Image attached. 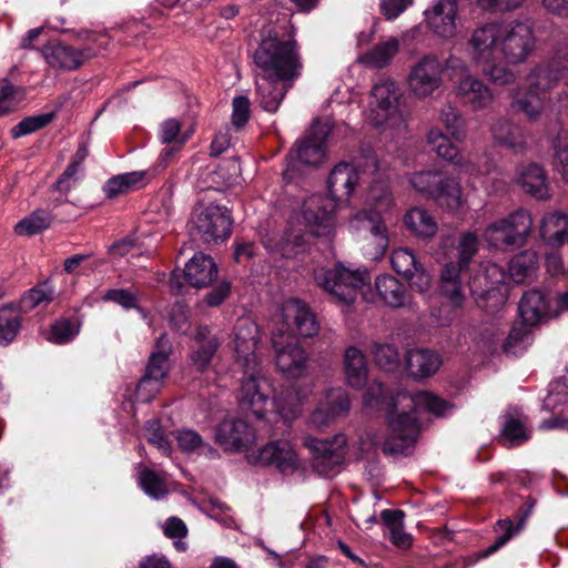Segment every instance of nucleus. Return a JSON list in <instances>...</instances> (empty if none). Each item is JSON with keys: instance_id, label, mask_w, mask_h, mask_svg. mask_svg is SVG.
<instances>
[{"instance_id": "nucleus-1", "label": "nucleus", "mask_w": 568, "mask_h": 568, "mask_svg": "<svg viewBox=\"0 0 568 568\" xmlns=\"http://www.w3.org/2000/svg\"><path fill=\"white\" fill-rule=\"evenodd\" d=\"M535 47L536 38L528 22L490 21L470 31L465 52L469 63L491 84L504 87L517 79L510 65L526 62Z\"/></svg>"}, {"instance_id": "nucleus-2", "label": "nucleus", "mask_w": 568, "mask_h": 568, "mask_svg": "<svg viewBox=\"0 0 568 568\" xmlns=\"http://www.w3.org/2000/svg\"><path fill=\"white\" fill-rule=\"evenodd\" d=\"M390 406L387 413V437L383 440L377 432H365L358 442L362 458L374 455L378 447H382L385 455H409L419 434L416 415L427 412L445 416L453 409L448 402L429 392L398 394L396 398H392Z\"/></svg>"}, {"instance_id": "nucleus-3", "label": "nucleus", "mask_w": 568, "mask_h": 568, "mask_svg": "<svg viewBox=\"0 0 568 568\" xmlns=\"http://www.w3.org/2000/svg\"><path fill=\"white\" fill-rule=\"evenodd\" d=\"M356 166L342 162L334 166L327 179L328 196L312 195L302 207L305 227L313 236L328 235L335 225V211L339 203L348 201L358 184Z\"/></svg>"}, {"instance_id": "nucleus-4", "label": "nucleus", "mask_w": 568, "mask_h": 568, "mask_svg": "<svg viewBox=\"0 0 568 568\" xmlns=\"http://www.w3.org/2000/svg\"><path fill=\"white\" fill-rule=\"evenodd\" d=\"M257 69L255 74L277 77L282 82L293 85L302 75L303 60L295 39L280 33L275 29H264L253 53Z\"/></svg>"}, {"instance_id": "nucleus-5", "label": "nucleus", "mask_w": 568, "mask_h": 568, "mask_svg": "<svg viewBox=\"0 0 568 568\" xmlns=\"http://www.w3.org/2000/svg\"><path fill=\"white\" fill-rule=\"evenodd\" d=\"M415 191L434 200L449 212H459L467 205L458 176L437 170L415 172L409 176Z\"/></svg>"}, {"instance_id": "nucleus-6", "label": "nucleus", "mask_w": 568, "mask_h": 568, "mask_svg": "<svg viewBox=\"0 0 568 568\" xmlns=\"http://www.w3.org/2000/svg\"><path fill=\"white\" fill-rule=\"evenodd\" d=\"M315 282L332 300L341 305H351L357 295L369 285L371 276L366 270H351L343 265L334 268H321L314 273Z\"/></svg>"}, {"instance_id": "nucleus-7", "label": "nucleus", "mask_w": 568, "mask_h": 568, "mask_svg": "<svg viewBox=\"0 0 568 568\" xmlns=\"http://www.w3.org/2000/svg\"><path fill=\"white\" fill-rule=\"evenodd\" d=\"M368 207L356 212L349 220V227L364 236L388 235L387 215L393 207V196L384 183L374 184L367 195Z\"/></svg>"}, {"instance_id": "nucleus-8", "label": "nucleus", "mask_w": 568, "mask_h": 568, "mask_svg": "<svg viewBox=\"0 0 568 568\" xmlns=\"http://www.w3.org/2000/svg\"><path fill=\"white\" fill-rule=\"evenodd\" d=\"M402 92L390 79H381L371 91L366 110L367 121L376 128H396L403 122L399 108Z\"/></svg>"}, {"instance_id": "nucleus-9", "label": "nucleus", "mask_w": 568, "mask_h": 568, "mask_svg": "<svg viewBox=\"0 0 568 568\" xmlns=\"http://www.w3.org/2000/svg\"><path fill=\"white\" fill-rule=\"evenodd\" d=\"M529 211L519 209L506 217L491 222L484 231L487 244L497 250L524 245L532 231Z\"/></svg>"}, {"instance_id": "nucleus-10", "label": "nucleus", "mask_w": 568, "mask_h": 568, "mask_svg": "<svg viewBox=\"0 0 568 568\" xmlns=\"http://www.w3.org/2000/svg\"><path fill=\"white\" fill-rule=\"evenodd\" d=\"M243 377L237 390V399L242 409L250 410L261 418L267 410L270 399L274 395V387L270 378L263 373L261 364L254 368L241 367Z\"/></svg>"}, {"instance_id": "nucleus-11", "label": "nucleus", "mask_w": 568, "mask_h": 568, "mask_svg": "<svg viewBox=\"0 0 568 568\" xmlns=\"http://www.w3.org/2000/svg\"><path fill=\"white\" fill-rule=\"evenodd\" d=\"M331 128L327 122L316 121L313 123L310 133L301 141L295 151L288 155L283 178L291 182L295 178L298 164L316 166L321 164L326 154V140Z\"/></svg>"}, {"instance_id": "nucleus-12", "label": "nucleus", "mask_w": 568, "mask_h": 568, "mask_svg": "<svg viewBox=\"0 0 568 568\" xmlns=\"http://www.w3.org/2000/svg\"><path fill=\"white\" fill-rule=\"evenodd\" d=\"M442 61L435 54H425L410 67L407 75L408 92L424 100L433 95L443 85Z\"/></svg>"}, {"instance_id": "nucleus-13", "label": "nucleus", "mask_w": 568, "mask_h": 568, "mask_svg": "<svg viewBox=\"0 0 568 568\" xmlns=\"http://www.w3.org/2000/svg\"><path fill=\"white\" fill-rule=\"evenodd\" d=\"M346 437L343 434L334 436L333 440L307 436L304 445L313 454L314 469L323 476L333 477L339 473L345 457Z\"/></svg>"}, {"instance_id": "nucleus-14", "label": "nucleus", "mask_w": 568, "mask_h": 568, "mask_svg": "<svg viewBox=\"0 0 568 568\" xmlns=\"http://www.w3.org/2000/svg\"><path fill=\"white\" fill-rule=\"evenodd\" d=\"M277 369L290 378H296L304 373L308 356L294 336L276 331L272 336Z\"/></svg>"}, {"instance_id": "nucleus-15", "label": "nucleus", "mask_w": 568, "mask_h": 568, "mask_svg": "<svg viewBox=\"0 0 568 568\" xmlns=\"http://www.w3.org/2000/svg\"><path fill=\"white\" fill-rule=\"evenodd\" d=\"M196 233L205 243L225 240L231 234L232 221L226 207L210 204L199 206L193 213Z\"/></svg>"}, {"instance_id": "nucleus-16", "label": "nucleus", "mask_w": 568, "mask_h": 568, "mask_svg": "<svg viewBox=\"0 0 568 568\" xmlns=\"http://www.w3.org/2000/svg\"><path fill=\"white\" fill-rule=\"evenodd\" d=\"M217 276V265L210 255L197 253L186 263L183 277L193 287H206ZM182 274L173 271L170 278V290L173 294H180L183 288Z\"/></svg>"}, {"instance_id": "nucleus-17", "label": "nucleus", "mask_w": 568, "mask_h": 568, "mask_svg": "<svg viewBox=\"0 0 568 568\" xmlns=\"http://www.w3.org/2000/svg\"><path fill=\"white\" fill-rule=\"evenodd\" d=\"M98 52L91 45L75 48L61 41H50L41 49L47 64L54 70L73 71Z\"/></svg>"}, {"instance_id": "nucleus-18", "label": "nucleus", "mask_w": 568, "mask_h": 568, "mask_svg": "<svg viewBox=\"0 0 568 568\" xmlns=\"http://www.w3.org/2000/svg\"><path fill=\"white\" fill-rule=\"evenodd\" d=\"M568 75V43L558 48L555 57L536 65L527 75L528 87L545 93Z\"/></svg>"}, {"instance_id": "nucleus-19", "label": "nucleus", "mask_w": 568, "mask_h": 568, "mask_svg": "<svg viewBox=\"0 0 568 568\" xmlns=\"http://www.w3.org/2000/svg\"><path fill=\"white\" fill-rule=\"evenodd\" d=\"M282 328L286 335L312 337L317 334L320 325L308 305L297 298L287 300L282 306Z\"/></svg>"}, {"instance_id": "nucleus-20", "label": "nucleus", "mask_w": 568, "mask_h": 568, "mask_svg": "<svg viewBox=\"0 0 568 568\" xmlns=\"http://www.w3.org/2000/svg\"><path fill=\"white\" fill-rule=\"evenodd\" d=\"M535 507L536 499H527L517 508L511 517L498 519L495 523L494 530L498 532L499 536L490 546L478 552V558L489 557L509 542L516 535L523 531Z\"/></svg>"}, {"instance_id": "nucleus-21", "label": "nucleus", "mask_w": 568, "mask_h": 568, "mask_svg": "<svg viewBox=\"0 0 568 568\" xmlns=\"http://www.w3.org/2000/svg\"><path fill=\"white\" fill-rule=\"evenodd\" d=\"M260 341L257 325L250 318H241L236 322L233 332V345L235 361L240 367L254 368L261 364L256 354Z\"/></svg>"}, {"instance_id": "nucleus-22", "label": "nucleus", "mask_w": 568, "mask_h": 568, "mask_svg": "<svg viewBox=\"0 0 568 568\" xmlns=\"http://www.w3.org/2000/svg\"><path fill=\"white\" fill-rule=\"evenodd\" d=\"M456 98L473 111H481L490 108L495 101V94L481 79L475 74H466L454 85Z\"/></svg>"}, {"instance_id": "nucleus-23", "label": "nucleus", "mask_w": 568, "mask_h": 568, "mask_svg": "<svg viewBox=\"0 0 568 568\" xmlns=\"http://www.w3.org/2000/svg\"><path fill=\"white\" fill-rule=\"evenodd\" d=\"M254 439L253 428L242 418H225L216 426L215 440L224 450H244Z\"/></svg>"}, {"instance_id": "nucleus-24", "label": "nucleus", "mask_w": 568, "mask_h": 568, "mask_svg": "<svg viewBox=\"0 0 568 568\" xmlns=\"http://www.w3.org/2000/svg\"><path fill=\"white\" fill-rule=\"evenodd\" d=\"M256 463L275 466L282 474H292L302 466L293 445L285 439L274 440L258 450Z\"/></svg>"}, {"instance_id": "nucleus-25", "label": "nucleus", "mask_w": 568, "mask_h": 568, "mask_svg": "<svg viewBox=\"0 0 568 568\" xmlns=\"http://www.w3.org/2000/svg\"><path fill=\"white\" fill-rule=\"evenodd\" d=\"M452 136L437 126H432L425 136L427 146L435 152L440 159L453 162L458 165L465 173L470 175L479 174L474 164L459 158V149L452 141Z\"/></svg>"}, {"instance_id": "nucleus-26", "label": "nucleus", "mask_w": 568, "mask_h": 568, "mask_svg": "<svg viewBox=\"0 0 568 568\" xmlns=\"http://www.w3.org/2000/svg\"><path fill=\"white\" fill-rule=\"evenodd\" d=\"M518 311L526 326L540 324L550 315V296L544 288L526 291L518 303Z\"/></svg>"}, {"instance_id": "nucleus-27", "label": "nucleus", "mask_w": 568, "mask_h": 568, "mask_svg": "<svg viewBox=\"0 0 568 568\" xmlns=\"http://www.w3.org/2000/svg\"><path fill=\"white\" fill-rule=\"evenodd\" d=\"M351 400L345 389L337 387L327 390L325 403L321 404L310 416V424L315 428L328 425L335 417L348 412Z\"/></svg>"}, {"instance_id": "nucleus-28", "label": "nucleus", "mask_w": 568, "mask_h": 568, "mask_svg": "<svg viewBox=\"0 0 568 568\" xmlns=\"http://www.w3.org/2000/svg\"><path fill=\"white\" fill-rule=\"evenodd\" d=\"M375 288L385 306L390 308H409L413 305L412 296L406 286L393 275L383 274L377 276Z\"/></svg>"}, {"instance_id": "nucleus-29", "label": "nucleus", "mask_w": 568, "mask_h": 568, "mask_svg": "<svg viewBox=\"0 0 568 568\" xmlns=\"http://www.w3.org/2000/svg\"><path fill=\"white\" fill-rule=\"evenodd\" d=\"M292 85L282 82L277 77L255 74V88L257 101L262 109L267 112L277 111L287 90Z\"/></svg>"}, {"instance_id": "nucleus-30", "label": "nucleus", "mask_w": 568, "mask_h": 568, "mask_svg": "<svg viewBox=\"0 0 568 568\" xmlns=\"http://www.w3.org/2000/svg\"><path fill=\"white\" fill-rule=\"evenodd\" d=\"M429 27L443 38H452L456 33L457 0H438L430 11L426 12Z\"/></svg>"}, {"instance_id": "nucleus-31", "label": "nucleus", "mask_w": 568, "mask_h": 568, "mask_svg": "<svg viewBox=\"0 0 568 568\" xmlns=\"http://www.w3.org/2000/svg\"><path fill=\"white\" fill-rule=\"evenodd\" d=\"M219 346L220 343L217 338L211 334L209 327L199 326L190 346V359L192 364L201 372L206 369Z\"/></svg>"}, {"instance_id": "nucleus-32", "label": "nucleus", "mask_w": 568, "mask_h": 568, "mask_svg": "<svg viewBox=\"0 0 568 568\" xmlns=\"http://www.w3.org/2000/svg\"><path fill=\"white\" fill-rule=\"evenodd\" d=\"M464 271L460 266L455 265V262H447L440 272V294L447 298L455 311L462 308L465 302V293L460 280Z\"/></svg>"}, {"instance_id": "nucleus-33", "label": "nucleus", "mask_w": 568, "mask_h": 568, "mask_svg": "<svg viewBox=\"0 0 568 568\" xmlns=\"http://www.w3.org/2000/svg\"><path fill=\"white\" fill-rule=\"evenodd\" d=\"M407 369L414 378H428L437 373L443 364L438 353L427 348H416L407 352Z\"/></svg>"}, {"instance_id": "nucleus-34", "label": "nucleus", "mask_w": 568, "mask_h": 568, "mask_svg": "<svg viewBox=\"0 0 568 568\" xmlns=\"http://www.w3.org/2000/svg\"><path fill=\"white\" fill-rule=\"evenodd\" d=\"M517 181L526 193L538 200L550 196L545 171L536 163L521 165L517 171Z\"/></svg>"}, {"instance_id": "nucleus-35", "label": "nucleus", "mask_w": 568, "mask_h": 568, "mask_svg": "<svg viewBox=\"0 0 568 568\" xmlns=\"http://www.w3.org/2000/svg\"><path fill=\"white\" fill-rule=\"evenodd\" d=\"M344 375L348 386L363 388L367 383L368 366L364 353L355 346L346 348L344 354Z\"/></svg>"}, {"instance_id": "nucleus-36", "label": "nucleus", "mask_w": 568, "mask_h": 568, "mask_svg": "<svg viewBox=\"0 0 568 568\" xmlns=\"http://www.w3.org/2000/svg\"><path fill=\"white\" fill-rule=\"evenodd\" d=\"M541 240L551 247H559L568 242V214L558 212L546 214L539 229Z\"/></svg>"}, {"instance_id": "nucleus-37", "label": "nucleus", "mask_w": 568, "mask_h": 568, "mask_svg": "<svg viewBox=\"0 0 568 568\" xmlns=\"http://www.w3.org/2000/svg\"><path fill=\"white\" fill-rule=\"evenodd\" d=\"M541 94L530 87L526 91L515 90L511 93V106L521 112L529 121H537L546 106L545 98Z\"/></svg>"}, {"instance_id": "nucleus-38", "label": "nucleus", "mask_w": 568, "mask_h": 568, "mask_svg": "<svg viewBox=\"0 0 568 568\" xmlns=\"http://www.w3.org/2000/svg\"><path fill=\"white\" fill-rule=\"evenodd\" d=\"M171 349V342L166 334H162L158 339L155 351L152 352L148 361L145 374L161 384L170 371L169 356Z\"/></svg>"}, {"instance_id": "nucleus-39", "label": "nucleus", "mask_w": 568, "mask_h": 568, "mask_svg": "<svg viewBox=\"0 0 568 568\" xmlns=\"http://www.w3.org/2000/svg\"><path fill=\"white\" fill-rule=\"evenodd\" d=\"M539 268V255L534 250H525L516 254L509 262L508 271L517 283L535 278Z\"/></svg>"}, {"instance_id": "nucleus-40", "label": "nucleus", "mask_w": 568, "mask_h": 568, "mask_svg": "<svg viewBox=\"0 0 568 568\" xmlns=\"http://www.w3.org/2000/svg\"><path fill=\"white\" fill-rule=\"evenodd\" d=\"M494 140L515 152H521L526 148V139L520 128L514 123L500 119L491 128Z\"/></svg>"}, {"instance_id": "nucleus-41", "label": "nucleus", "mask_w": 568, "mask_h": 568, "mask_svg": "<svg viewBox=\"0 0 568 568\" xmlns=\"http://www.w3.org/2000/svg\"><path fill=\"white\" fill-rule=\"evenodd\" d=\"M399 49L398 40L389 38L387 41L378 43L373 49L362 54L358 61L369 68L382 69L390 63Z\"/></svg>"}, {"instance_id": "nucleus-42", "label": "nucleus", "mask_w": 568, "mask_h": 568, "mask_svg": "<svg viewBox=\"0 0 568 568\" xmlns=\"http://www.w3.org/2000/svg\"><path fill=\"white\" fill-rule=\"evenodd\" d=\"M175 439L181 450L185 453H197L210 459L219 457V452L210 444L204 443L201 435L192 429H181L176 432Z\"/></svg>"}, {"instance_id": "nucleus-43", "label": "nucleus", "mask_w": 568, "mask_h": 568, "mask_svg": "<svg viewBox=\"0 0 568 568\" xmlns=\"http://www.w3.org/2000/svg\"><path fill=\"white\" fill-rule=\"evenodd\" d=\"M404 222L419 237H432L437 231V223L434 217L420 207L409 210L405 215Z\"/></svg>"}, {"instance_id": "nucleus-44", "label": "nucleus", "mask_w": 568, "mask_h": 568, "mask_svg": "<svg viewBox=\"0 0 568 568\" xmlns=\"http://www.w3.org/2000/svg\"><path fill=\"white\" fill-rule=\"evenodd\" d=\"M439 122L447 133L457 142L466 139V124L459 110L452 103L444 104L438 113Z\"/></svg>"}, {"instance_id": "nucleus-45", "label": "nucleus", "mask_w": 568, "mask_h": 568, "mask_svg": "<svg viewBox=\"0 0 568 568\" xmlns=\"http://www.w3.org/2000/svg\"><path fill=\"white\" fill-rule=\"evenodd\" d=\"M145 172L134 171L119 174L108 180L103 186V191L109 199H114L121 194L134 190L144 179Z\"/></svg>"}, {"instance_id": "nucleus-46", "label": "nucleus", "mask_w": 568, "mask_h": 568, "mask_svg": "<svg viewBox=\"0 0 568 568\" xmlns=\"http://www.w3.org/2000/svg\"><path fill=\"white\" fill-rule=\"evenodd\" d=\"M21 328V314L13 305L0 307V344L8 345L14 341Z\"/></svg>"}, {"instance_id": "nucleus-47", "label": "nucleus", "mask_w": 568, "mask_h": 568, "mask_svg": "<svg viewBox=\"0 0 568 568\" xmlns=\"http://www.w3.org/2000/svg\"><path fill=\"white\" fill-rule=\"evenodd\" d=\"M197 508L225 527L234 524L232 508L221 499H191Z\"/></svg>"}, {"instance_id": "nucleus-48", "label": "nucleus", "mask_w": 568, "mask_h": 568, "mask_svg": "<svg viewBox=\"0 0 568 568\" xmlns=\"http://www.w3.org/2000/svg\"><path fill=\"white\" fill-rule=\"evenodd\" d=\"M271 406L285 423L292 422L301 413V399L295 389H286L274 397Z\"/></svg>"}, {"instance_id": "nucleus-49", "label": "nucleus", "mask_w": 568, "mask_h": 568, "mask_svg": "<svg viewBox=\"0 0 568 568\" xmlns=\"http://www.w3.org/2000/svg\"><path fill=\"white\" fill-rule=\"evenodd\" d=\"M504 439L509 442V446H517L529 438L526 427V418L519 414H507L503 427Z\"/></svg>"}, {"instance_id": "nucleus-50", "label": "nucleus", "mask_w": 568, "mask_h": 568, "mask_svg": "<svg viewBox=\"0 0 568 568\" xmlns=\"http://www.w3.org/2000/svg\"><path fill=\"white\" fill-rule=\"evenodd\" d=\"M24 94L23 88L14 85L6 78L0 79V115L16 110Z\"/></svg>"}, {"instance_id": "nucleus-51", "label": "nucleus", "mask_w": 568, "mask_h": 568, "mask_svg": "<svg viewBox=\"0 0 568 568\" xmlns=\"http://www.w3.org/2000/svg\"><path fill=\"white\" fill-rule=\"evenodd\" d=\"M182 124L176 119H166L159 126V140L163 144H176L183 146L190 139L192 131L182 132Z\"/></svg>"}, {"instance_id": "nucleus-52", "label": "nucleus", "mask_w": 568, "mask_h": 568, "mask_svg": "<svg viewBox=\"0 0 568 568\" xmlns=\"http://www.w3.org/2000/svg\"><path fill=\"white\" fill-rule=\"evenodd\" d=\"M51 215L44 210H36L29 216L21 220L14 227L18 235H33L49 227Z\"/></svg>"}, {"instance_id": "nucleus-53", "label": "nucleus", "mask_w": 568, "mask_h": 568, "mask_svg": "<svg viewBox=\"0 0 568 568\" xmlns=\"http://www.w3.org/2000/svg\"><path fill=\"white\" fill-rule=\"evenodd\" d=\"M479 241L475 233L465 232L459 236L457 245V261L455 265L460 266L463 270H467L473 257L478 252Z\"/></svg>"}, {"instance_id": "nucleus-54", "label": "nucleus", "mask_w": 568, "mask_h": 568, "mask_svg": "<svg viewBox=\"0 0 568 568\" xmlns=\"http://www.w3.org/2000/svg\"><path fill=\"white\" fill-rule=\"evenodd\" d=\"M54 296V290L48 282H43L29 290L21 300L24 310H33L38 306L48 305Z\"/></svg>"}, {"instance_id": "nucleus-55", "label": "nucleus", "mask_w": 568, "mask_h": 568, "mask_svg": "<svg viewBox=\"0 0 568 568\" xmlns=\"http://www.w3.org/2000/svg\"><path fill=\"white\" fill-rule=\"evenodd\" d=\"M371 353L382 369L394 371L399 364L398 351L390 344L373 343Z\"/></svg>"}, {"instance_id": "nucleus-56", "label": "nucleus", "mask_w": 568, "mask_h": 568, "mask_svg": "<svg viewBox=\"0 0 568 568\" xmlns=\"http://www.w3.org/2000/svg\"><path fill=\"white\" fill-rule=\"evenodd\" d=\"M139 484L143 491L152 497H160L161 495L170 494L166 488L165 478L148 468L140 473Z\"/></svg>"}, {"instance_id": "nucleus-57", "label": "nucleus", "mask_w": 568, "mask_h": 568, "mask_svg": "<svg viewBox=\"0 0 568 568\" xmlns=\"http://www.w3.org/2000/svg\"><path fill=\"white\" fill-rule=\"evenodd\" d=\"M390 263L393 270L405 277L419 264L414 252L406 247H397L392 251Z\"/></svg>"}, {"instance_id": "nucleus-58", "label": "nucleus", "mask_w": 568, "mask_h": 568, "mask_svg": "<svg viewBox=\"0 0 568 568\" xmlns=\"http://www.w3.org/2000/svg\"><path fill=\"white\" fill-rule=\"evenodd\" d=\"M532 342L531 332L525 326L514 327L504 344V349L507 353L517 355L524 352Z\"/></svg>"}, {"instance_id": "nucleus-59", "label": "nucleus", "mask_w": 568, "mask_h": 568, "mask_svg": "<svg viewBox=\"0 0 568 568\" xmlns=\"http://www.w3.org/2000/svg\"><path fill=\"white\" fill-rule=\"evenodd\" d=\"M53 113H45L26 118L12 128V136L18 139L20 136L33 133L48 125L53 120Z\"/></svg>"}, {"instance_id": "nucleus-60", "label": "nucleus", "mask_w": 568, "mask_h": 568, "mask_svg": "<svg viewBox=\"0 0 568 568\" xmlns=\"http://www.w3.org/2000/svg\"><path fill=\"white\" fill-rule=\"evenodd\" d=\"M389 245V236L381 235V236H364L362 251L364 256H366L371 261L381 260Z\"/></svg>"}, {"instance_id": "nucleus-61", "label": "nucleus", "mask_w": 568, "mask_h": 568, "mask_svg": "<svg viewBox=\"0 0 568 568\" xmlns=\"http://www.w3.org/2000/svg\"><path fill=\"white\" fill-rule=\"evenodd\" d=\"M146 440L155 446L163 455L169 456L171 454V444L164 436V432L160 427L159 422L149 420L145 426Z\"/></svg>"}, {"instance_id": "nucleus-62", "label": "nucleus", "mask_w": 568, "mask_h": 568, "mask_svg": "<svg viewBox=\"0 0 568 568\" xmlns=\"http://www.w3.org/2000/svg\"><path fill=\"white\" fill-rule=\"evenodd\" d=\"M443 74L446 72L449 79H462L469 72V64L460 57L450 53L444 61H442Z\"/></svg>"}, {"instance_id": "nucleus-63", "label": "nucleus", "mask_w": 568, "mask_h": 568, "mask_svg": "<svg viewBox=\"0 0 568 568\" xmlns=\"http://www.w3.org/2000/svg\"><path fill=\"white\" fill-rule=\"evenodd\" d=\"M78 334V328L68 320L58 321L51 327L49 341L55 344H65Z\"/></svg>"}, {"instance_id": "nucleus-64", "label": "nucleus", "mask_w": 568, "mask_h": 568, "mask_svg": "<svg viewBox=\"0 0 568 568\" xmlns=\"http://www.w3.org/2000/svg\"><path fill=\"white\" fill-rule=\"evenodd\" d=\"M555 149V169L568 183V141L558 139L554 145Z\"/></svg>"}]
</instances>
